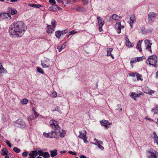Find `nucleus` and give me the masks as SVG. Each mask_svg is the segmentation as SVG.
<instances>
[{
	"mask_svg": "<svg viewBox=\"0 0 158 158\" xmlns=\"http://www.w3.org/2000/svg\"><path fill=\"white\" fill-rule=\"evenodd\" d=\"M135 58L136 59L137 61L139 62L142 61L143 59H145V57L144 56H142L141 57H136Z\"/></svg>",
	"mask_w": 158,
	"mask_h": 158,
	"instance_id": "c9c22d12",
	"label": "nucleus"
},
{
	"mask_svg": "<svg viewBox=\"0 0 158 158\" xmlns=\"http://www.w3.org/2000/svg\"><path fill=\"white\" fill-rule=\"evenodd\" d=\"M57 111L60 113L62 114L61 110L59 107L58 106L56 107L55 109L52 110L53 111Z\"/></svg>",
	"mask_w": 158,
	"mask_h": 158,
	"instance_id": "72a5a7b5",
	"label": "nucleus"
},
{
	"mask_svg": "<svg viewBox=\"0 0 158 158\" xmlns=\"http://www.w3.org/2000/svg\"><path fill=\"white\" fill-rule=\"evenodd\" d=\"M8 13H10V15H14L17 13V10L14 8H9L8 9Z\"/></svg>",
	"mask_w": 158,
	"mask_h": 158,
	"instance_id": "f3484780",
	"label": "nucleus"
},
{
	"mask_svg": "<svg viewBox=\"0 0 158 158\" xmlns=\"http://www.w3.org/2000/svg\"><path fill=\"white\" fill-rule=\"evenodd\" d=\"M97 143L98 144L101 143V144H103V142L102 141H100V142L97 141Z\"/></svg>",
	"mask_w": 158,
	"mask_h": 158,
	"instance_id": "0e129e2a",
	"label": "nucleus"
},
{
	"mask_svg": "<svg viewBox=\"0 0 158 158\" xmlns=\"http://www.w3.org/2000/svg\"><path fill=\"white\" fill-rule=\"evenodd\" d=\"M156 77L158 78V71L156 73Z\"/></svg>",
	"mask_w": 158,
	"mask_h": 158,
	"instance_id": "338daca9",
	"label": "nucleus"
},
{
	"mask_svg": "<svg viewBox=\"0 0 158 158\" xmlns=\"http://www.w3.org/2000/svg\"><path fill=\"white\" fill-rule=\"evenodd\" d=\"M83 2L84 3V5H87L88 4V1H87V0H83Z\"/></svg>",
	"mask_w": 158,
	"mask_h": 158,
	"instance_id": "5fc2aeb1",
	"label": "nucleus"
},
{
	"mask_svg": "<svg viewBox=\"0 0 158 158\" xmlns=\"http://www.w3.org/2000/svg\"><path fill=\"white\" fill-rule=\"evenodd\" d=\"M80 158H86V157L84 155H82L80 156Z\"/></svg>",
	"mask_w": 158,
	"mask_h": 158,
	"instance_id": "e2e57ef3",
	"label": "nucleus"
},
{
	"mask_svg": "<svg viewBox=\"0 0 158 158\" xmlns=\"http://www.w3.org/2000/svg\"><path fill=\"white\" fill-rule=\"evenodd\" d=\"M2 155L5 156L7 154L8 151L7 148H4L2 150Z\"/></svg>",
	"mask_w": 158,
	"mask_h": 158,
	"instance_id": "bb28decb",
	"label": "nucleus"
},
{
	"mask_svg": "<svg viewBox=\"0 0 158 158\" xmlns=\"http://www.w3.org/2000/svg\"><path fill=\"white\" fill-rule=\"evenodd\" d=\"M80 135L78 136V137L80 138L83 139L85 143H87L88 141L87 139V137L86 135V132L85 130H84L83 132L79 131Z\"/></svg>",
	"mask_w": 158,
	"mask_h": 158,
	"instance_id": "423d86ee",
	"label": "nucleus"
},
{
	"mask_svg": "<svg viewBox=\"0 0 158 158\" xmlns=\"http://www.w3.org/2000/svg\"><path fill=\"white\" fill-rule=\"evenodd\" d=\"M137 79L138 81L141 80L143 81V79L141 78L142 76L139 73H137L136 75Z\"/></svg>",
	"mask_w": 158,
	"mask_h": 158,
	"instance_id": "7c9ffc66",
	"label": "nucleus"
},
{
	"mask_svg": "<svg viewBox=\"0 0 158 158\" xmlns=\"http://www.w3.org/2000/svg\"><path fill=\"white\" fill-rule=\"evenodd\" d=\"M37 70L38 72L39 73L42 74H44V72L43 70L42 69L39 67H37Z\"/></svg>",
	"mask_w": 158,
	"mask_h": 158,
	"instance_id": "c756f323",
	"label": "nucleus"
},
{
	"mask_svg": "<svg viewBox=\"0 0 158 158\" xmlns=\"http://www.w3.org/2000/svg\"><path fill=\"white\" fill-rule=\"evenodd\" d=\"M147 156L148 158H158L156 153L149 151L147 152Z\"/></svg>",
	"mask_w": 158,
	"mask_h": 158,
	"instance_id": "ddd939ff",
	"label": "nucleus"
},
{
	"mask_svg": "<svg viewBox=\"0 0 158 158\" xmlns=\"http://www.w3.org/2000/svg\"><path fill=\"white\" fill-rule=\"evenodd\" d=\"M116 110H119V112L121 111L122 110V109H116Z\"/></svg>",
	"mask_w": 158,
	"mask_h": 158,
	"instance_id": "774afa93",
	"label": "nucleus"
},
{
	"mask_svg": "<svg viewBox=\"0 0 158 158\" xmlns=\"http://www.w3.org/2000/svg\"><path fill=\"white\" fill-rule=\"evenodd\" d=\"M27 29V26L23 21H17L13 22L9 29V34L12 37H20Z\"/></svg>",
	"mask_w": 158,
	"mask_h": 158,
	"instance_id": "f257e3e1",
	"label": "nucleus"
},
{
	"mask_svg": "<svg viewBox=\"0 0 158 158\" xmlns=\"http://www.w3.org/2000/svg\"><path fill=\"white\" fill-rule=\"evenodd\" d=\"M32 152L33 153L35 158L38 155V151L37 152L36 151H32Z\"/></svg>",
	"mask_w": 158,
	"mask_h": 158,
	"instance_id": "79ce46f5",
	"label": "nucleus"
},
{
	"mask_svg": "<svg viewBox=\"0 0 158 158\" xmlns=\"http://www.w3.org/2000/svg\"><path fill=\"white\" fill-rule=\"evenodd\" d=\"M68 152L70 154H72L75 156L77 155V154L75 152H73L72 151H69Z\"/></svg>",
	"mask_w": 158,
	"mask_h": 158,
	"instance_id": "49530a36",
	"label": "nucleus"
},
{
	"mask_svg": "<svg viewBox=\"0 0 158 158\" xmlns=\"http://www.w3.org/2000/svg\"><path fill=\"white\" fill-rule=\"evenodd\" d=\"M158 111V110L156 108H153L151 110V111L152 112H154V114H157Z\"/></svg>",
	"mask_w": 158,
	"mask_h": 158,
	"instance_id": "ea45409f",
	"label": "nucleus"
},
{
	"mask_svg": "<svg viewBox=\"0 0 158 158\" xmlns=\"http://www.w3.org/2000/svg\"><path fill=\"white\" fill-rule=\"evenodd\" d=\"M41 65L43 68H48L50 66L49 64H46L43 63H41Z\"/></svg>",
	"mask_w": 158,
	"mask_h": 158,
	"instance_id": "e433bc0d",
	"label": "nucleus"
},
{
	"mask_svg": "<svg viewBox=\"0 0 158 158\" xmlns=\"http://www.w3.org/2000/svg\"><path fill=\"white\" fill-rule=\"evenodd\" d=\"M66 152L65 151H61L60 152V153H65Z\"/></svg>",
	"mask_w": 158,
	"mask_h": 158,
	"instance_id": "69168bd1",
	"label": "nucleus"
},
{
	"mask_svg": "<svg viewBox=\"0 0 158 158\" xmlns=\"http://www.w3.org/2000/svg\"><path fill=\"white\" fill-rule=\"evenodd\" d=\"M97 18L98 23L99 31L101 32L102 31V27L104 23V20L102 18L98 16Z\"/></svg>",
	"mask_w": 158,
	"mask_h": 158,
	"instance_id": "9d476101",
	"label": "nucleus"
},
{
	"mask_svg": "<svg viewBox=\"0 0 158 158\" xmlns=\"http://www.w3.org/2000/svg\"><path fill=\"white\" fill-rule=\"evenodd\" d=\"M13 151L17 153H19L20 152L21 150L19 148L16 147H15L13 149Z\"/></svg>",
	"mask_w": 158,
	"mask_h": 158,
	"instance_id": "f704fd0d",
	"label": "nucleus"
},
{
	"mask_svg": "<svg viewBox=\"0 0 158 158\" xmlns=\"http://www.w3.org/2000/svg\"><path fill=\"white\" fill-rule=\"evenodd\" d=\"M10 14L4 12L0 13V20L6 19V20H10L11 19Z\"/></svg>",
	"mask_w": 158,
	"mask_h": 158,
	"instance_id": "0eeeda50",
	"label": "nucleus"
},
{
	"mask_svg": "<svg viewBox=\"0 0 158 158\" xmlns=\"http://www.w3.org/2000/svg\"><path fill=\"white\" fill-rule=\"evenodd\" d=\"M145 119H146L148 120L149 121H153V120L152 119H151L150 118H148V117H146L145 118Z\"/></svg>",
	"mask_w": 158,
	"mask_h": 158,
	"instance_id": "13d9d810",
	"label": "nucleus"
},
{
	"mask_svg": "<svg viewBox=\"0 0 158 158\" xmlns=\"http://www.w3.org/2000/svg\"><path fill=\"white\" fill-rule=\"evenodd\" d=\"M29 6L36 8H39L40 7L42 6L41 5L36 4H30L29 5Z\"/></svg>",
	"mask_w": 158,
	"mask_h": 158,
	"instance_id": "b1692460",
	"label": "nucleus"
},
{
	"mask_svg": "<svg viewBox=\"0 0 158 158\" xmlns=\"http://www.w3.org/2000/svg\"><path fill=\"white\" fill-rule=\"evenodd\" d=\"M112 50H113V48H109L107 49V56H111V57H112V58L113 59H114V56L111 53V52L112 51Z\"/></svg>",
	"mask_w": 158,
	"mask_h": 158,
	"instance_id": "aec40b11",
	"label": "nucleus"
},
{
	"mask_svg": "<svg viewBox=\"0 0 158 158\" xmlns=\"http://www.w3.org/2000/svg\"><path fill=\"white\" fill-rule=\"evenodd\" d=\"M153 134L154 135L153 139H154V143L158 145V137L155 132H153Z\"/></svg>",
	"mask_w": 158,
	"mask_h": 158,
	"instance_id": "5701e85b",
	"label": "nucleus"
},
{
	"mask_svg": "<svg viewBox=\"0 0 158 158\" xmlns=\"http://www.w3.org/2000/svg\"><path fill=\"white\" fill-rule=\"evenodd\" d=\"M66 42H65L64 44H62L61 46H58L57 47V48L58 49V51L59 52H60L62 49H64L65 48V46H66Z\"/></svg>",
	"mask_w": 158,
	"mask_h": 158,
	"instance_id": "393cba45",
	"label": "nucleus"
},
{
	"mask_svg": "<svg viewBox=\"0 0 158 158\" xmlns=\"http://www.w3.org/2000/svg\"><path fill=\"white\" fill-rule=\"evenodd\" d=\"M28 154V152H27V151H26L22 153V156L23 157H27Z\"/></svg>",
	"mask_w": 158,
	"mask_h": 158,
	"instance_id": "37998d69",
	"label": "nucleus"
},
{
	"mask_svg": "<svg viewBox=\"0 0 158 158\" xmlns=\"http://www.w3.org/2000/svg\"><path fill=\"white\" fill-rule=\"evenodd\" d=\"M71 3V1L70 0H67L66 1V3L67 4H70Z\"/></svg>",
	"mask_w": 158,
	"mask_h": 158,
	"instance_id": "bf43d9fd",
	"label": "nucleus"
},
{
	"mask_svg": "<svg viewBox=\"0 0 158 158\" xmlns=\"http://www.w3.org/2000/svg\"><path fill=\"white\" fill-rule=\"evenodd\" d=\"M140 94H135V98L137 97H139Z\"/></svg>",
	"mask_w": 158,
	"mask_h": 158,
	"instance_id": "052dcab7",
	"label": "nucleus"
},
{
	"mask_svg": "<svg viewBox=\"0 0 158 158\" xmlns=\"http://www.w3.org/2000/svg\"><path fill=\"white\" fill-rule=\"evenodd\" d=\"M136 75V74H135V73H130L129 74V76H130L134 77Z\"/></svg>",
	"mask_w": 158,
	"mask_h": 158,
	"instance_id": "864d4df0",
	"label": "nucleus"
},
{
	"mask_svg": "<svg viewBox=\"0 0 158 158\" xmlns=\"http://www.w3.org/2000/svg\"><path fill=\"white\" fill-rule=\"evenodd\" d=\"M98 147L100 149H101L102 150H103L104 149V148L100 144H98Z\"/></svg>",
	"mask_w": 158,
	"mask_h": 158,
	"instance_id": "de8ad7c7",
	"label": "nucleus"
},
{
	"mask_svg": "<svg viewBox=\"0 0 158 158\" xmlns=\"http://www.w3.org/2000/svg\"><path fill=\"white\" fill-rule=\"evenodd\" d=\"M5 71V69L3 67L2 64L0 63V76H2V74Z\"/></svg>",
	"mask_w": 158,
	"mask_h": 158,
	"instance_id": "4be33fe9",
	"label": "nucleus"
},
{
	"mask_svg": "<svg viewBox=\"0 0 158 158\" xmlns=\"http://www.w3.org/2000/svg\"><path fill=\"white\" fill-rule=\"evenodd\" d=\"M50 156L52 157H53L56 156L57 154V150L56 149L53 150H51L49 151Z\"/></svg>",
	"mask_w": 158,
	"mask_h": 158,
	"instance_id": "a211bd4d",
	"label": "nucleus"
},
{
	"mask_svg": "<svg viewBox=\"0 0 158 158\" xmlns=\"http://www.w3.org/2000/svg\"><path fill=\"white\" fill-rule=\"evenodd\" d=\"M157 14L153 12H151L148 14V22L149 24L152 23L156 18Z\"/></svg>",
	"mask_w": 158,
	"mask_h": 158,
	"instance_id": "39448f33",
	"label": "nucleus"
},
{
	"mask_svg": "<svg viewBox=\"0 0 158 158\" xmlns=\"http://www.w3.org/2000/svg\"><path fill=\"white\" fill-rule=\"evenodd\" d=\"M28 100L26 98L23 99L21 102V103L22 104H26L28 103Z\"/></svg>",
	"mask_w": 158,
	"mask_h": 158,
	"instance_id": "2f4dec72",
	"label": "nucleus"
},
{
	"mask_svg": "<svg viewBox=\"0 0 158 158\" xmlns=\"http://www.w3.org/2000/svg\"><path fill=\"white\" fill-rule=\"evenodd\" d=\"M127 39L128 40H127L126 42V46L128 47H132L134 46V44L130 42V41L128 39L127 37Z\"/></svg>",
	"mask_w": 158,
	"mask_h": 158,
	"instance_id": "a878e982",
	"label": "nucleus"
},
{
	"mask_svg": "<svg viewBox=\"0 0 158 158\" xmlns=\"http://www.w3.org/2000/svg\"><path fill=\"white\" fill-rule=\"evenodd\" d=\"M44 152L41 150H39L38 151V154L40 156H43Z\"/></svg>",
	"mask_w": 158,
	"mask_h": 158,
	"instance_id": "c03bdc74",
	"label": "nucleus"
},
{
	"mask_svg": "<svg viewBox=\"0 0 158 158\" xmlns=\"http://www.w3.org/2000/svg\"><path fill=\"white\" fill-rule=\"evenodd\" d=\"M151 40H146L144 41L146 49L148 51H149L151 53H152V52L151 47L152 43H151Z\"/></svg>",
	"mask_w": 158,
	"mask_h": 158,
	"instance_id": "6e6552de",
	"label": "nucleus"
},
{
	"mask_svg": "<svg viewBox=\"0 0 158 158\" xmlns=\"http://www.w3.org/2000/svg\"><path fill=\"white\" fill-rule=\"evenodd\" d=\"M112 19L116 21L119 20L118 16L116 14H113L112 15Z\"/></svg>",
	"mask_w": 158,
	"mask_h": 158,
	"instance_id": "cd10ccee",
	"label": "nucleus"
},
{
	"mask_svg": "<svg viewBox=\"0 0 158 158\" xmlns=\"http://www.w3.org/2000/svg\"><path fill=\"white\" fill-rule=\"evenodd\" d=\"M5 142L10 148H11V145L8 140H6Z\"/></svg>",
	"mask_w": 158,
	"mask_h": 158,
	"instance_id": "a18cd8bd",
	"label": "nucleus"
},
{
	"mask_svg": "<svg viewBox=\"0 0 158 158\" xmlns=\"http://www.w3.org/2000/svg\"><path fill=\"white\" fill-rule=\"evenodd\" d=\"M60 128L59 126V128L57 131V135L59 134L60 135V136L61 137H64L65 135V131L64 130H62L60 131Z\"/></svg>",
	"mask_w": 158,
	"mask_h": 158,
	"instance_id": "dca6fc26",
	"label": "nucleus"
},
{
	"mask_svg": "<svg viewBox=\"0 0 158 158\" xmlns=\"http://www.w3.org/2000/svg\"><path fill=\"white\" fill-rule=\"evenodd\" d=\"M157 60V59L156 55H153L149 57L146 61V63L148 64L147 62L148 61L150 65H152L155 67L157 68V67L156 64Z\"/></svg>",
	"mask_w": 158,
	"mask_h": 158,
	"instance_id": "7ed1b4c3",
	"label": "nucleus"
},
{
	"mask_svg": "<svg viewBox=\"0 0 158 158\" xmlns=\"http://www.w3.org/2000/svg\"><path fill=\"white\" fill-rule=\"evenodd\" d=\"M141 47V44H140V43H138L136 47V48L138 49L140 52H141L142 51V49Z\"/></svg>",
	"mask_w": 158,
	"mask_h": 158,
	"instance_id": "473e14b6",
	"label": "nucleus"
},
{
	"mask_svg": "<svg viewBox=\"0 0 158 158\" xmlns=\"http://www.w3.org/2000/svg\"><path fill=\"white\" fill-rule=\"evenodd\" d=\"M49 2L53 4H56V2L54 0H49Z\"/></svg>",
	"mask_w": 158,
	"mask_h": 158,
	"instance_id": "8fccbe9b",
	"label": "nucleus"
},
{
	"mask_svg": "<svg viewBox=\"0 0 158 158\" xmlns=\"http://www.w3.org/2000/svg\"><path fill=\"white\" fill-rule=\"evenodd\" d=\"M105 18L107 21L110 22L111 21V19H112V16H111L110 15H107L105 17Z\"/></svg>",
	"mask_w": 158,
	"mask_h": 158,
	"instance_id": "4c0bfd02",
	"label": "nucleus"
},
{
	"mask_svg": "<svg viewBox=\"0 0 158 158\" xmlns=\"http://www.w3.org/2000/svg\"><path fill=\"white\" fill-rule=\"evenodd\" d=\"M52 97H56L57 96V94L56 92H54L52 94Z\"/></svg>",
	"mask_w": 158,
	"mask_h": 158,
	"instance_id": "09e8293b",
	"label": "nucleus"
},
{
	"mask_svg": "<svg viewBox=\"0 0 158 158\" xmlns=\"http://www.w3.org/2000/svg\"><path fill=\"white\" fill-rule=\"evenodd\" d=\"M135 94L133 92H132L130 94V96L132 98L134 99L135 100H136L135 96Z\"/></svg>",
	"mask_w": 158,
	"mask_h": 158,
	"instance_id": "58836bf2",
	"label": "nucleus"
},
{
	"mask_svg": "<svg viewBox=\"0 0 158 158\" xmlns=\"http://www.w3.org/2000/svg\"><path fill=\"white\" fill-rule=\"evenodd\" d=\"M75 9L77 11L80 12L85 11L86 10V9L85 8L80 6L76 7Z\"/></svg>",
	"mask_w": 158,
	"mask_h": 158,
	"instance_id": "6ab92c4d",
	"label": "nucleus"
},
{
	"mask_svg": "<svg viewBox=\"0 0 158 158\" xmlns=\"http://www.w3.org/2000/svg\"><path fill=\"white\" fill-rule=\"evenodd\" d=\"M155 92V91L152 90H150V91L148 93L149 94H154Z\"/></svg>",
	"mask_w": 158,
	"mask_h": 158,
	"instance_id": "603ef678",
	"label": "nucleus"
},
{
	"mask_svg": "<svg viewBox=\"0 0 158 158\" xmlns=\"http://www.w3.org/2000/svg\"><path fill=\"white\" fill-rule=\"evenodd\" d=\"M51 25H47V28L46 31L48 33L52 34L55 30V28L56 27V21L53 19L51 21Z\"/></svg>",
	"mask_w": 158,
	"mask_h": 158,
	"instance_id": "20e7f679",
	"label": "nucleus"
},
{
	"mask_svg": "<svg viewBox=\"0 0 158 158\" xmlns=\"http://www.w3.org/2000/svg\"><path fill=\"white\" fill-rule=\"evenodd\" d=\"M15 124H16L20 125V127L22 129L25 128L27 126L24 121L21 119H19L16 121L14 122Z\"/></svg>",
	"mask_w": 158,
	"mask_h": 158,
	"instance_id": "1a4fd4ad",
	"label": "nucleus"
},
{
	"mask_svg": "<svg viewBox=\"0 0 158 158\" xmlns=\"http://www.w3.org/2000/svg\"><path fill=\"white\" fill-rule=\"evenodd\" d=\"M77 32L75 31L74 30H72L70 32V35H73L75 33H77Z\"/></svg>",
	"mask_w": 158,
	"mask_h": 158,
	"instance_id": "3c124183",
	"label": "nucleus"
},
{
	"mask_svg": "<svg viewBox=\"0 0 158 158\" xmlns=\"http://www.w3.org/2000/svg\"><path fill=\"white\" fill-rule=\"evenodd\" d=\"M34 114L36 117H37L39 116V114L35 110H34Z\"/></svg>",
	"mask_w": 158,
	"mask_h": 158,
	"instance_id": "4d7b16f0",
	"label": "nucleus"
},
{
	"mask_svg": "<svg viewBox=\"0 0 158 158\" xmlns=\"http://www.w3.org/2000/svg\"><path fill=\"white\" fill-rule=\"evenodd\" d=\"M49 124L53 131H52L51 132H44L43 135L45 137L47 138H56L57 135L58 130L59 128L58 122L54 120H51Z\"/></svg>",
	"mask_w": 158,
	"mask_h": 158,
	"instance_id": "f03ea898",
	"label": "nucleus"
},
{
	"mask_svg": "<svg viewBox=\"0 0 158 158\" xmlns=\"http://www.w3.org/2000/svg\"><path fill=\"white\" fill-rule=\"evenodd\" d=\"M18 0H10V2H16L18 1Z\"/></svg>",
	"mask_w": 158,
	"mask_h": 158,
	"instance_id": "680f3d73",
	"label": "nucleus"
},
{
	"mask_svg": "<svg viewBox=\"0 0 158 158\" xmlns=\"http://www.w3.org/2000/svg\"><path fill=\"white\" fill-rule=\"evenodd\" d=\"M100 123L102 126L105 127L106 128V129L108 128L109 127L108 125L111 124V123H109V121L106 120L100 121Z\"/></svg>",
	"mask_w": 158,
	"mask_h": 158,
	"instance_id": "4468645a",
	"label": "nucleus"
},
{
	"mask_svg": "<svg viewBox=\"0 0 158 158\" xmlns=\"http://www.w3.org/2000/svg\"><path fill=\"white\" fill-rule=\"evenodd\" d=\"M136 61H136V59L135 58V59L134 60H131V61H130L131 64L132 68H133V63H134L136 62Z\"/></svg>",
	"mask_w": 158,
	"mask_h": 158,
	"instance_id": "a19ab883",
	"label": "nucleus"
},
{
	"mask_svg": "<svg viewBox=\"0 0 158 158\" xmlns=\"http://www.w3.org/2000/svg\"><path fill=\"white\" fill-rule=\"evenodd\" d=\"M68 31L67 30H65L61 31L58 30L55 32V35L56 37L58 39H60L61 35L65 34Z\"/></svg>",
	"mask_w": 158,
	"mask_h": 158,
	"instance_id": "9b49d317",
	"label": "nucleus"
},
{
	"mask_svg": "<svg viewBox=\"0 0 158 158\" xmlns=\"http://www.w3.org/2000/svg\"><path fill=\"white\" fill-rule=\"evenodd\" d=\"M29 155L31 157H32V158H35L34 156L33 153L32 152L31 153H30L29 154Z\"/></svg>",
	"mask_w": 158,
	"mask_h": 158,
	"instance_id": "6e6d98bb",
	"label": "nucleus"
},
{
	"mask_svg": "<svg viewBox=\"0 0 158 158\" xmlns=\"http://www.w3.org/2000/svg\"><path fill=\"white\" fill-rule=\"evenodd\" d=\"M115 27L116 28L117 27L116 29V31L118 34H120L121 32V29L124 27V26L121 25L120 22H118L117 23L115 24Z\"/></svg>",
	"mask_w": 158,
	"mask_h": 158,
	"instance_id": "f8f14e48",
	"label": "nucleus"
},
{
	"mask_svg": "<svg viewBox=\"0 0 158 158\" xmlns=\"http://www.w3.org/2000/svg\"><path fill=\"white\" fill-rule=\"evenodd\" d=\"M50 156V155L48 153V152H44L43 157L44 158H48Z\"/></svg>",
	"mask_w": 158,
	"mask_h": 158,
	"instance_id": "c85d7f7f",
	"label": "nucleus"
},
{
	"mask_svg": "<svg viewBox=\"0 0 158 158\" xmlns=\"http://www.w3.org/2000/svg\"><path fill=\"white\" fill-rule=\"evenodd\" d=\"M135 17L133 15H131L130 17V21L129 23L131 28H132L133 24L135 21Z\"/></svg>",
	"mask_w": 158,
	"mask_h": 158,
	"instance_id": "2eb2a0df",
	"label": "nucleus"
},
{
	"mask_svg": "<svg viewBox=\"0 0 158 158\" xmlns=\"http://www.w3.org/2000/svg\"><path fill=\"white\" fill-rule=\"evenodd\" d=\"M58 8V6L57 5H53L49 7V10L52 11H56Z\"/></svg>",
	"mask_w": 158,
	"mask_h": 158,
	"instance_id": "412c9836",
	"label": "nucleus"
}]
</instances>
